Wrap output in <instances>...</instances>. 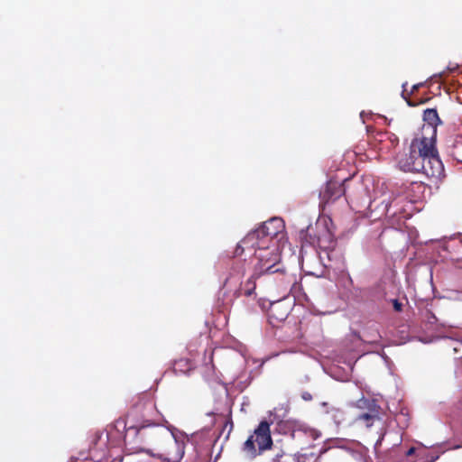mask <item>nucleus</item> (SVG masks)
I'll return each instance as SVG.
<instances>
[{
	"mask_svg": "<svg viewBox=\"0 0 462 462\" xmlns=\"http://www.w3.org/2000/svg\"><path fill=\"white\" fill-rule=\"evenodd\" d=\"M300 237L304 244H310L312 246L319 245V238L316 236L312 226H308L305 233H301Z\"/></svg>",
	"mask_w": 462,
	"mask_h": 462,
	"instance_id": "obj_12",
	"label": "nucleus"
},
{
	"mask_svg": "<svg viewBox=\"0 0 462 462\" xmlns=\"http://www.w3.org/2000/svg\"><path fill=\"white\" fill-rule=\"evenodd\" d=\"M254 443L257 444L259 452L272 448L273 439L271 437L270 423L266 420H262L259 423L258 427L254 430V435H251L243 445V450L252 457L257 455Z\"/></svg>",
	"mask_w": 462,
	"mask_h": 462,
	"instance_id": "obj_4",
	"label": "nucleus"
},
{
	"mask_svg": "<svg viewBox=\"0 0 462 462\" xmlns=\"http://www.w3.org/2000/svg\"><path fill=\"white\" fill-rule=\"evenodd\" d=\"M321 406L326 408L325 411L327 413H333L334 416L336 415V413L340 412L339 409L336 407H329L328 402H322Z\"/></svg>",
	"mask_w": 462,
	"mask_h": 462,
	"instance_id": "obj_14",
	"label": "nucleus"
},
{
	"mask_svg": "<svg viewBox=\"0 0 462 462\" xmlns=\"http://www.w3.org/2000/svg\"><path fill=\"white\" fill-rule=\"evenodd\" d=\"M283 453L277 454L275 457L273 458V462H280V459L282 457Z\"/></svg>",
	"mask_w": 462,
	"mask_h": 462,
	"instance_id": "obj_23",
	"label": "nucleus"
},
{
	"mask_svg": "<svg viewBox=\"0 0 462 462\" xmlns=\"http://www.w3.org/2000/svg\"><path fill=\"white\" fill-rule=\"evenodd\" d=\"M380 406L372 408L370 411L361 413L356 418V420H362L365 423L367 428L371 427L376 420H380Z\"/></svg>",
	"mask_w": 462,
	"mask_h": 462,
	"instance_id": "obj_10",
	"label": "nucleus"
},
{
	"mask_svg": "<svg viewBox=\"0 0 462 462\" xmlns=\"http://www.w3.org/2000/svg\"><path fill=\"white\" fill-rule=\"evenodd\" d=\"M302 398H303L304 400H311V395H310V393H304V394L302 395Z\"/></svg>",
	"mask_w": 462,
	"mask_h": 462,
	"instance_id": "obj_25",
	"label": "nucleus"
},
{
	"mask_svg": "<svg viewBox=\"0 0 462 462\" xmlns=\"http://www.w3.org/2000/svg\"><path fill=\"white\" fill-rule=\"evenodd\" d=\"M281 256L274 255L265 261L256 262L254 268V275L262 276L263 274H273L282 271Z\"/></svg>",
	"mask_w": 462,
	"mask_h": 462,
	"instance_id": "obj_7",
	"label": "nucleus"
},
{
	"mask_svg": "<svg viewBox=\"0 0 462 462\" xmlns=\"http://www.w3.org/2000/svg\"><path fill=\"white\" fill-rule=\"evenodd\" d=\"M345 194H346V189L344 187V184L337 185V191L335 194V197L339 198L341 195H345Z\"/></svg>",
	"mask_w": 462,
	"mask_h": 462,
	"instance_id": "obj_15",
	"label": "nucleus"
},
{
	"mask_svg": "<svg viewBox=\"0 0 462 462\" xmlns=\"http://www.w3.org/2000/svg\"><path fill=\"white\" fill-rule=\"evenodd\" d=\"M404 92H405V90H403V91H402V97L406 99V101H407L408 105H409L410 106H415L418 104V102H413V101H411V100L407 99V98L404 97Z\"/></svg>",
	"mask_w": 462,
	"mask_h": 462,
	"instance_id": "obj_19",
	"label": "nucleus"
},
{
	"mask_svg": "<svg viewBox=\"0 0 462 462\" xmlns=\"http://www.w3.org/2000/svg\"><path fill=\"white\" fill-rule=\"evenodd\" d=\"M284 227V222L280 217H273L265 221L240 241L235 249V257L243 256L245 251H251L255 246L269 247L271 244H277L275 240H278L280 236L283 237Z\"/></svg>",
	"mask_w": 462,
	"mask_h": 462,
	"instance_id": "obj_3",
	"label": "nucleus"
},
{
	"mask_svg": "<svg viewBox=\"0 0 462 462\" xmlns=\"http://www.w3.org/2000/svg\"><path fill=\"white\" fill-rule=\"evenodd\" d=\"M356 405L359 409L367 410V411H370L372 408H375L378 406L374 400H369L364 397L357 400Z\"/></svg>",
	"mask_w": 462,
	"mask_h": 462,
	"instance_id": "obj_13",
	"label": "nucleus"
},
{
	"mask_svg": "<svg viewBox=\"0 0 462 462\" xmlns=\"http://www.w3.org/2000/svg\"><path fill=\"white\" fill-rule=\"evenodd\" d=\"M436 129L422 127L411 140L409 153L399 159L400 169L405 172L422 173L434 183L441 180L445 171L436 147Z\"/></svg>",
	"mask_w": 462,
	"mask_h": 462,
	"instance_id": "obj_2",
	"label": "nucleus"
},
{
	"mask_svg": "<svg viewBox=\"0 0 462 462\" xmlns=\"http://www.w3.org/2000/svg\"><path fill=\"white\" fill-rule=\"evenodd\" d=\"M415 448L414 447H411L407 451H406V456L407 457H410V456H412L414 453H415Z\"/></svg>",
	"mask_w": 462,
	"mask_h": 462,
	"instance_id": "obj_21",
	"label": "nucleus"
},
{
	"mask_svg": "<svg viewBox=\"0 0 462 462\" xmlns=\"http://www.w3.org/2000/svg\"><path fill=\"white\" fill-rule=\"evenodd\" d=\"M337 183L329 182L327 187V191H329L330 189L336 188Z\"/></svg>",
	"mask_w": 462,
	"mask_h": 462,
	"instance_id": "obj_22",
	"label": "nucleus"
},
{
	"mask_svg": "<svg viewBox=\"0 0 462 462\" xmlns=\"http://www.w3.org/2000/svg\"><path fill=\"white\" fill-rule=\"evenodd\" d=\"M310 457H309L307 455L305 454H299L296 456V461L297 462H308V460H310Z\"/></svg>",
	"mask_w": 462,
	"mask_h": 462,
	"instance_id": "obj_16",
	"label": "nucleus"
},
{
	"mask_svg": "<svg viewBox=\"0 0 462 462\" xmlns=\"http://www.w3.org/2000/svg\"><path fill=\"white\" fill-rule=\"evenodd\" d=\"M381 338V336L375 332L374 334L371 335V338L368 340L369 343H378Z\"/></svg>",
	"mask_w": 462,
	"mask_h": 462,
	"instance_id": "obj_17",
	"label": "nucleus"
},
{
	"mask_svg": "<svg viewBox=\"0 0 462 462\" xmlns=\"http://www.w3.org/2000/svg\"><path fill=\"white\" fill-rule=\"evenodd\" d=\"M158 411L152 392H143L132 400L123 423L125 444L134 452L143 451L167 462H180L184 455V442L156 422Z\"/></svg>",
	"mask_w": 462,
	"mask_h": 462,
	"instance_id": "obj_1",
	"label": "nucleus"
},
{
	"mask_svg": "<svg viewBox=\"0 0 462 462\" xmlns=\"http://www.w3.org/2000/svg\"><path fill=\"white\" fill-rule=\"evenodd\" d=\"M244 274V270L238 272L237 275H230L226 279L224 283V293H231L232 295L228 299V301H232L234 298L245 296L251 297L254 294V291L256 288L255 279L259 276L253 275L243 284L240 282V276Z\"/></svg>",
	"mask_w": 462,
	"mask_h": 462,
	"instance_id": "obj_5",
	"label": "nucleus"
},
{
	"mask_svg": "<svg viewBox=\"0 0 462 462\" xmlns=\"http://www.w3.org/2000/svg\"><path fill=\"white\" fill-rule=\"evenodd\" d=\"M393 309H394V310H396V311H402V304L401 302H399V300H393Z\"/></svg>",
	"mask_w": 462,
	"mask_h": 462,
	"instance_id": "obj_18",
	"label": "nucleus"
},
{
	"mask_svg": "<svg viewBox=\"0 0 462 462\" xmlns=\"http://www.w3.org/2000/svg\"><path fill=\"white\" fill-rule=\"evenodd\" d=\"M420 86H421V84L413 85L412 88H411V93H413L414 91L418 90Z\"/></svg>",
	"mask_w": 462,
	"mask_h": 462,
	"instance_id": "obj_24",
	"label": "nucleus"
},
{
	"mask_svg": "<svg viewBox=\"0 0 462 462\" xmlns=\"http://www.w3.org/2000/svg\"><path fill=\"white\" fill-rule=\"evenodd\" d=\"M423 120L428 124L427 126L424 125L423 127H433L436 130L438 125L441 124L438 112L434 108H428L424 110Z\"/></svg>",
	"mask_w": 462,
	"mask_h": 462,
	"instance_id": "obj_11",
	"label": "nucleus"
},
{
	"mask_svg": "<svg viewBox=\"0 0 462 462\" xmlns=\"http://www.w3.org/2000/svg\"><path fill=\"white\" fill-rule=\"evenodd\" d=\"M182 363H185V365L188 366L189 365V363L187 360H180L178 362H175L174 364V369L177 370V365H181Z\"/></svg>",
	"mask_w": 462,
	"mask_h": 462,
	"instance_id": "obj_20",
	"label": "nucleus"
},
{
	"mask_svg": "<svg viewBox=\"0 0 462 462\" xmlns=\"http://www.w3.org/2000/svg\"><path fill=\"white\" fill-rule=\"evenodd\" d=\"M244 254H248L249 256L253 255L257 262L265 261L271 258V256L280 255L277 244H271L269 247L255 246L254 249H251V251H245L243 255Z\"/></svg>",
	"mask_w": 462,
	"mask_h": 462,
	"instance_id": "obj_8",
	"label": "nucleus"
},
{
	"mask_svg": "<svg viewBox=\"0 0 462 462\" xmlns=\"http://www.w3.org/2000/svg\"><path fill=\"white\" fill-rule=\"evenodd\" d=\"M268 315L271 322L283 321L289 315V308L282 301L273 302L270 306Z\"/></svg>",
	"mask_w": 462,
	"mask_h": 462,
	"instance_id": "obj_9",
	"label": "nucleus"
},
{
	"mask_svg": "<svg viewBox=\"0 0 462 462\" xmlns=\"http://www.w3.org/2000/svg\"><path fill=\"white\" fill-rule=\"evenodd\" d=\"M291 437L300 448L311 446V443L319 437V433L307 426H298L291 432Z\"/></svg>",
	"mask_w": 462,
	"mask_h": 462,
	"instance_id": "obj_6",
	"label": "nucleus"
}]
</instances>
